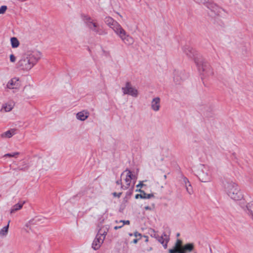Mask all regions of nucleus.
Instances as JSON below:
<instances>
[{
  "label": "nucleus",
  "mask_w": 253,
  "mask_h": 253,
  "mask_svg": "<svg viewBox=\"0 0 253 253\" xmlns=\"http://www.w3.org/2000/svg\"><path fill=\"white\" fill-rule=\"evenodd\" d=\"M41 56L42 53L39 51H28L18 61V66L23 70H29L38 62Z\"/></svg>",
  "instance_id": "obj_1"
},
{
  "label": "nucleus",
  "mask_w": 253,
  "mask_h": 253,
  "mask_svg": "<svg viewBox=\"0 0 253 253\" xmlns=\"http://www.w3.org/2000/svg\"><path fill=\"white\" fill-rule=\"evenodd\" d=\"M225 192L232 199L239 201L243 198L239 185L231 180H226L223 182Z\"/></svg>",
  "instance_id": "obj_2"
},
{
  "label": "nucleus",
  "mask_w": 253,
  "mask_h": 253,
  "mask_svg": "<svg viewBox=\"0 0 253 253\" xmlns=\"http://www.w3.org/2000/svg\"><path fill=\"white\" fill-rule=\"evenodd\" d=\"M83 20L87 28L94 34L99 36H103L107 34V31L103 27L97 23L96 19H92L87 15H83Z\"/></svg>",
  "instance_id": "obj_3"
},
{
  "label": "nucleus",
  "mask_w": 253,
  "mask_h": 253,
  "mask_svg": "<svg viewBox=\"0 0 253 253\" xmlns=\"http://www.w3.org/2000/svg\"><path fill=\"white\" fill-rule=\"evenodd\" d=\"M107 233L106 228L102 227L99 230L92 244V247L94 250L99 249L101 244L103 243Z\"/></svg>",
  "instance_id": "obj_4"
},
{
  "label": "nucleus",
  "mask_w": 253,
  "mask_h": 253,
  "mask_svg": "<svg viewBox=\"0 0 253 253\" xmlns=\"http://www.w3.org/2000/svg\"><path fill=\"white\" fill-rule=\"evenodd\" d=\"M116 34L119 37L122 42L126 45L130 46L133 44L134 39L127 34L126 31L122 27Z\"/></svg>",
  "instance_id": "obj_5"
},
{
  "label": "nucleus",
  "mask_w": 253,
  "mask_h": 253,
  "mask_svg": "<svg viewBox=\"0 0 253 253\" xmlns=\"http://www.w3.org/2000/svg\"><path fill=\"white\" fill-rule=\"evenodd\" d=\"M197 175L200 180L203 182H209L211 180V175L204 165H202L199 168L197 171Z\"/></svg>",
  "instance_id": "obj_6"
},
{
  "label": "nucleus",
  "mask_w": 253,
  "mask_h": 253,
  "mask_svg": "<svg viewBox=\"0 0 253 253\" xmlns=\"http://www.w3.org/2000/svg\"><path fill=\"white\" fill-rule=\"evenodd\" d=\"M104 21L108 26L114 31L115 34L122 27L118 22L110 16L106 17Z\"/></svg>",
  "instance_id": "obj_7"
},
{
  "label": "nucleus",
  "mask_w": 253,
  "mask_h": 253,
  "mask_svg": "<svg viewBox=\"0 0 253 253\" xmlns=\"http://www.w3.org/2000/svg\"><path fill=\"white\" fill-rule=\"evenodd\" d=\"M195 62L200 72L202 71L203 72V75L205 76H210L213 74L210 65L207 62H202L201 63H199L196 61Z\"/></svg>",
  "instance_id": "obj_8"
},
{
  "label": "nucleus",
  "mask_w": 253,
  "mask_h": 253,
  "mask_svg": "<svg viewBox=\"0 0 253 253\" xmlns=\"http://www.w3.org/2000/svg\"><path fill=\"white\" fill-rule=\"evenodd\" d=\"M122 89L124 94L130 95L134 97L138 96V90L131 86L130 82H126V86L122 87Z\"/></svg>",
  "instance_id": "obj_9"
},
{
  "label": "nucleus",
  "mask_w": 253,
  "mask_h": 253,
  "mask_svg": "<svg viewBox=\"0 0 253 253\" xmlns=\"http://www.w3.org/2000/svg\"><path fill=\"white\" fill-rule=\"evenodd\" d=\"M20 86L19 79L16 77L12 78L6 84V87L9 89H19Z\"/></svg>",
  "instance_id": "obj_10"
},
{
  "label": "nucleus",
  "mask_w": 253,
  "mask_h": 253,
  "mask_svg": "<svg viewBox=\"0 0 253 253\" xmlns=\"http://www.w3.org/2000/svg\"><path fill=\"white\" fill-rule=\"evenodd\" d=\"M182 242L180 239H177L175 243L174 247L172 249L169 250V253H184L181 249Z\"/></svg>",
  "instance_id": "obj_11"
},
{
  "label": "nucleus",
  "mask_w": 253,
  "mask_h": 253,
  "mask_svg": "<svg viewBox=\"0 0 253 253\" xmlns=\"http://www.w3.org/2000/svg\"><path fill=\"white\" fill-rule=\"evenodd\" d=\"M159 243L163 245L164 248L165 249H167L168 247V243L169 241V237L165 234V233H163V234L158 237L156 239Z\"/></svg>",
  "instance_id": "obj_12"
},
{
  "label": "nucleus",
  "mask_w": 253,
  "mask_h": 253,
  "mask_svg": "<svg viewBox=\"0 0 253 253\" xmlns=\"http://www.w3.org/2000/svg\"><path fill=\"white\" fill-rule=\"evenodd\" d=\"M205 5L215 14H217L219 11V7L211 0H208Z\"/></svg>",
  "instance_id": "obj_13"
},
{
  "label": "nucleus",
  "mask_w": 253,
  "mask_h": 253,
  "mask_svg": "<svg viewBox=\"0 0 253 253\" xmlns=\"http://www.w3.org/2000/svg\"><path fill=\"white\" fill-rule=\"evenodd\" d=\"M151 109L154 111H158L160 108V98L158 97L153 99L151 103Z\"/></svg>",
  "instance_id": "obj_14"
},
{
  "label": "nucleus",
  "mask_w": 253,
  "mask_h": 253,
  "mask_svg": "<svg viewBox=\"0 0 253 253\" xmlns=\"http://www.w3.org/2000/svg\"><path fill=\"white\" fill-rule=\"evenodd\" d=\"M136 191L140 192V194H137L135 195V199H150L151 198L154 197V195L153 194H146L143 190L141 189L136 190Z\"/></svg>",
  "instance_id": "obj_15"
},
{
  "label": "nucleus",
  "mask_w": 253,
  "mask_h": 253,
  "mask_svg": "<svg viewBox=\"0 0 253 253\" xmlns=\"http://www.w3.org/2000/svg\"><path fill=\"white\" fill-rule=\"evenodd\" d=\"M183 182L185 184L187 192L189 194L191 195L193 193V190L189 180L186 177H183Z\"/></svg>",
  "instance_id": "obj_16"
},
{
  "label": "nucleus",
  "mask_w": 253,
  "mask_h": 253,
  "mask_svg": "<svg viewBox=\"0 0 253 253\" xmlns=\"http://www.w3.org/2000/svg\"><path fill=\"white\" fill-rule=\"evenodd\" d=\"M183 52L190 58H192L194 56V49L188 45L183 47Z\"/></svg>",
  "instance_id": "obj_17"
},
{
  "label": "nucleus",
  "mask_w": 253,
  "mask_h": 253,
  "mask_svg": "<svg viewBox=\"0 0 253 253\" xmlns=\"http://www.w3.org/2000/svg\"><path fill=\"white\" fill-rule=\"evenodd\" d=\"M89 116V113L85 111H81L78 112L76 115L77 119L81 121H84Z\"/></svg>",
  "instance_id": "obj_18"
},
{
  "label": "nucleus",
  "mask_w": 253,
  "mask_h": 253,
  "mask_svg": "<svg viewBox=\"0 0 253 253\" xmlns=\"http://www.w3.org/2000/svg\"><path fill=\"white\" fill-rule=\"evenodd\" d=\"M42 219L39 217H36L34 219L30 220L28 223L25 224V226L29 230H32V226L35 224H37Z\"/></svg>",
  "instance_id": "obj_19"
},
{
  "label": "nucleus",
  "mask_w": 253,
  "mask_h": 253,
  "mask_svg": "<svg viewBox=\"0 0 253 253\" xmlns=\"http://www.w3.org/2000/svg\"><path fill=\"white\" fill-rule=\"evenodd\" d=\"M194 249V245L193 243H188L185 245L182 249V251L184 253H186L187 252H191Z\"/></svg>",
  "instance_id": "obj_20"
},
{
  "label": "nucleus",
  "mask_w": 253,
  "mask_h": 253,
  "mask_svg": "<svg viewBox=\"0 0 253 253\" xmlns=\"http://www.w3.org/2000/svg\"><path fill=\"white\" fill-rule=\"evenodd\" d=\"M247 213L251 218L253 220V201L247 204L246 206Z\"/></svg>",
  "instance_id": "obj_21"
},
{
  "label": "nucleus",
  "mask_w": 253,
  "mask_h": 253,
  "mask_svg": "<svg viewBox=\"0 0 253 253\" xmlns=\"http://www.w3.org/2000/svg\"><path fill=\"white\" fill-rule=\"evenodd\" d=\"M15 134L14 129H10L7 130L0 134L2 138H10Z\"/></svg>",
  "instance_id": "obj_22"
},
{
  "label": "nucleus",
  "mask_w": 253,
  "mask_h": 253,
  "mask_svg": "<svg viewBox=\"0 0 253 253\" xmlns=\"http://www.w3.org/2000/svg\"><path fill=\"white\" fill-rule=\"evenodd\" d=\"M125 171H127V173L126 174V178L125 179V181H126V188H128V186H130V182H131V176H132V172L131 171L128 169H126Z\"/></svg>",
  "instance_id": "obj_23"
},
{
  "label": "nucleus",
  "mask_w": 253,
  "mask_h": 253,
  "mask_svg": "<svg viewBox=\"0 0 253 253\" xmlns=\"http://www.w3.org/2000/svg\"><path fill=\"white\" fill-rule=\"evenodd\" d=\"M24 204V202H23V203H17V204L14 205L11 209L10 213H14L15 211L20 210L22 208Z\"/></svg>",
  "instance_id": "obj_24"
},
{
  "label": "nucleus",
  "mask_w": 253,
  "mask_h": 253,
  "mask_svg": "<svg viewBox=\"0 0 253 253\" xmlns=\"http://www.w3.org/2000/svg\"><path fill=\"white\" fill-rule=\"evenodd\" d=\"M9 222L10 220L8 221V224L6 226L3 227L2 229H0V236H4L7 234Z\"/></svg>",
  "instance_id": "obj_25"
},
{
  "label": "nucleus",
  "mask_w": 253,
  "mask_h": 253,
  "mask_svg": "<svg viewBox=\"0 0 253 253\" xmlns=\"http://www.w3.org/2000/svg\"><path fill=\"white\" fill-rule=\"evenodd\" d=\"M11 46L13 48H16L19 45V42L17 39L15 37L11 38L10 39Z\"/></svg>",
  "instance_id": "obj_26"
},
{
  "label": "nucleus",
  "mask_w": 253,
  "mask_h": 253,
  "mask_svg": "<svg viewBox=\"0 0 253 253\" xmlns=\"http://www.w3.org/2000/svg\"><path fill=\"white\" fill-rule=\"evenodd\" d=\"M13 107V106L11 104H5L2 106L1 111L3 109L5 112H9L11 111Z\"/></svg>",
  "instance_id": "obj_27"
},
{
  "label": "nucleus",
  "mask_w": 253,
  "mask_h": 253,
  "mask_svg": "<svg viewBox=\"0 0 253 253\" xmlns=\"http://www.w3.org/2000/svg\"><path fill=\"white\" fill-rule=\"evenodd\" d=\"M148 233L151 237L154 238L156 239H157L158 237L159 236V235L158 234V232L155 231V230L153 229H150L149 230Z\"/></svg>",
  "instance_id": "obj_28"
},
{
  "label": "nucleus",
  "mask_w": 253,
  "mask_h": 253,
  "mask_svg": "<svg viewBox=\"0 0 253 253\" xmlns=\"http://www.w3.org/2000/svg\"><path fill=\"white\" fill-rule=\"evenodd\" d=\"M19 155V152H14L12 153H7L4 155V157H17Z\"/></svg>",
  "instance_id": "obj_29"
},
{
  "label": "nucleus",
  "mask_w": 253,
  "mask_h": 253,
  "mask_svg": "<svg viewBox=\"0 0 253 253\" xmlns=\"http://www.w3.org/2000/svg\"><path fill=\"white\" fill-rule=\"evenodd\" d=\"M7 7L6 5H2L0 7V14H4L6 11Z\"/></svg>",
  "instance_id": "obj_30"
},
{
  "label": "nucleus",
  "mask_w": 253,
  "mask_h": 253,
  "mask_svg": "<svg viewBox=\"0 0 253 253\" xmlns=\"http://www.w3.org/2000/svg\"><path fill=\"white\" fill-rule=\"evenodd\" d=\"M122 192H120V193L113 192L112 193V195H113V196L114 197H118V198H120L121 197V196L122 195Z\"/></svg>",
  "instance_id": "obj_31"
},
{
  "label": "nucleus",
  "mask_w": 253,
  "mask_h": 253,
  "mask_svg": "<svg viewBox=\"0 0 253 253\" xmlns=\"http://www.w3.org/2000/svg\"><path fill=\"white\" fill-rule=\"evenodd\" d=\"M196 2L199 3H203L204 5L206 3L208 0H194Z\"/></svg>",
  "instance_id": "obj_32"
},
{
  "label": "nucleus",
  "mask_w": 253,
  "mask_h": 253,
  "mask_svg": "<svg viewBox=\"0 0 253 253\" xmlns=\"http://www.w3.org/2000/svg\"><path fill=\"white\" fill-rule=\"evenodd\" d=\"M116 184L119 185H121V188L123 189L124 186L122 185V179H119L116 181Z\"/></svg>",
  "instance_id": "obj_33"
},
{
  "label": "nucleus",
  "mask_w": 253,
  "mask_h": 253,
  "mask_svg": "<svg viewBox=\"0 0 253 253\" xmlns=\"http://www.w3.org/2000/svg\"><path fill=\"white\" fill-rule=\"evenodd\" d=\"M10 60L12 62H14L16 60V58L13 54H11L10 55Z\"/></svg>",
  "instance_id": "obj_34"
},
{
  "label": "nucleus",
  "mask_w": 253,
  "mask_h": 253,
  "mask_svg": "<svg viewBox=\"0 0 253 253\" xmlns=\"http://www.w3.org/2000/svg\"><path fill=\"white\" fill-rule=\"evenodd\" d=\"M17 169L19 170L24 171V170H27L28 169V166H26V167H25L24 168H23V167L21 168L20 167H18Z\"/></svg>",
  "instance_id": "obj_35"
},
{
  "label": "nucleus",
  "mask_w": 253,
  "mask_h": 253,
  "mask_svg": "<svg viewBox=\"0 0 253 253\" xmlns=\"http://www.w3.org/2000/svg\"><path fill=\"white\" fill-rule=\"evenodd\" d=\"M120 223L121 222H123V226L125 225V224H129L130 223V221L129 220H121L120 221Z\"/></svg>",
  "instance_id": "obj_36"
},
{
  "label": "nucleus",
  "mask_w": 253,
  "mask_h": 253,
  "mask_svg": "<svg viewBox=\"0 0 253 253\" xmlns=\"http://www.w3.org/2000/svg\"><path fill=\"white\" fill-rule=\"evenodd\" d=\"M134 236L135 237H137L138 236L141 237V234L138 233L137 232H136L134 233Z\"/></svg>",
  "instance_id": "obj_37"
},
{
  "label": "nucleus",
  "mask_w": 253,
  "mask_h": 253,
  "mask_svg": "<svg viewBox=\"0 0 253 253\" xmlns=\"http://www.w3.org/2000/svg\"><path fill=\"white\" fill-rule=\"evenodd\" d=\"M143 185H144L142 183V181H140L138 185H136V187H142Z\"/></svg>",
  "instance_id": "obj_38"
},
{
  "label": "nucleus",
  "mask_w": 253,
  "mask_h": 253,
  "mask_svg": "<svg viewBox=\"0 0 253 253\" xmlns=\"http://www.w3.org/2000/svg\"><path fill=\"white\" fill-rule=\"evenodd\" d=\"M123 226V225H120V226H115L114 227V229L117 230L118 229H120V228H122Z\"/></svg>",
  "instance_id": "obj_39"
},
{
  "label": "nucleus",
  "mask_w": 253,
  "mask_h": 253,
  "mask_svg": "<svg viewBox=\"0 0 253 253\" xmlns=\"http://www.w3.org/2000/svg\"><path fill=\"white\" fill-rule=\"evenodd\" d=\"M138 241V239H134L132 241V243H134V244H136L137 243Z\"/></svg>",
  "instance_id": "obj_40"
},
{
  "label": "nucleus",
  "mask_w": 253,
  "mask_h": 253,
  "mask_svg": "<svg viewBox=\"0 0 253 253\" xmlns=\"http://www.w3.org/2000/svg\"><path fill=\"white\" fill-rule=\"evenodd\" d=\"M144 208L146 210H150L151 209L150 207L149 206H146Z\"/></svg>",
  "instance_id": "obj_41"
},
{
  "label": "nucleus",
  "mask_w": 253,
  "mask_h": 253,
  "mask_svg": "<svg viewBox=\"0 0 253 253\" xmlns=\"http://www.w3.org/2000/svg\"><path fill=\"white\" fill-rule=\"evenodd\" d=\"M131 177V180L135 179L136 178L135 176L132 174V176Z\"/></svg>",
  "instance_id": "obj_42"
},
{
  "label": "nucleus",
  "mask_w": 253,
  "mask_h": 253,
  "mask_svg": "<svg viewBox=\"0 0 253 253\" xmlns=\"http://www.w3.org/2000/svg\"><path fill=\"white\" fill-rule=\"evenodd\" d=\"M179 236H180V233H177L176 234V237H178Z\"/></svg>",
  "instance_id": "obj_43"
},
{
  "label": "nucleus",
  "mask_w": 253,
  "mask_h": 253,
  "mask_svg": "<svg viewBox=\"0 0 253 253\" xmlns=\"http://www.w3.org/2000/svg\"><path fill=\"white\" fill-rule=\"evenodd\" d=\"M164 178H165V179H166V178H167V175H164Z\"/></svg>",
  "instance_id": "obj_44"
},
{
  "label": "nucleus",
  "mask_w": 253,
  "mask_h": 253,
  "mask_svg": "<svg viewBox=\"0 0 253 253\" xmlns=\"http://www.w3.org/2000/svg\"><path fill=\"white\" fill-rule=\"evenodd\" d=\"M129 236H132V234L130 233V234H129Z\"/></svg>",
  "instance_id": "obj_45"
},
{
  "label": "nucleus",
  "mask_w": 253,
  "mask_h": 253,
  "mask_svg": "<svg viewBox=\"0 0 253 253\" xmlns=\"http://www.w3.org/2000/svg\"><path fill=\"white\" fill-rule=\"evenodd\" d=\"M194 253H197V252H195Z\"/></svg>",
  "instance_id": "obj_46"
}]
</instances>
